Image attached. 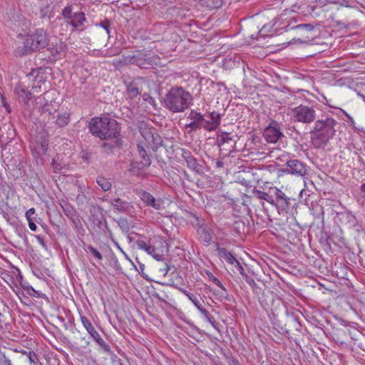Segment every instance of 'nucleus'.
Here are the masks:
<instances>
[{"instance_id": "obj_14", "label": "nucleus", "mask_w": 365, "mask_h": 365, "mask_svg": "<svg viewBox=\"0 0 365 365\" xmlns=\"http://www.w3.org/2000/svg\"><path fill=\"white\" fill-rule=\"evenodd\" d=\"M89 212L93 224L100 230L104 231V229L109 230L106 219L103 214V209L98 205H93Z\"/></svg>"}, {"instance_id": "obj_47", "label": "nucleus", "mask_w": 365, "mask_h": 365, "mask_svg": "<svg viewBox=\"0 0 365 365\" xmlns=\"http://www.w3.org/2000/svg\"><path fill=\"white\" fill-rule=\"evenodd\" d=\"M110 24H111V23H110V20L106 19L105 20L101 21L99 24H97L96 26H99L103 28L106 31V33L108 35H110Z\"/></svg>"}, {"instance_id": "obj_34", "label": "nucleus", "mask_w": 365, "mask_h": 365, "mask_svg": "<svg viewBox=\"0 0 365 365\" xmlns=\"http://www.w3.org/2000/svg\"><path fill=\"white\" fill-rule=\"evenodd\" d=\"M217 140L218 144L220 145L233 140V135L231 133L219 131Z\"/></svg>"}, {"instance_id": "obj_4", "label": "nucleus", "mask_w": 365, "mask_h": 365, "mask_svg": "<svg viewBox=\"0 0 365 365\" xmlns=\"http://www.w3.org/2000/svg\"><path fill=\"white\" fill-rule=\"evenodd\" d=\"M61 15L65 20L61 24V34L70 31L73 32H82L87 28L86 25L87 19L82 11H76L73 4L67 5L61 11Z\"/></svg>"}, {"instance_id": "obj_19", "label": "nucleus", "mask_w": 365, "mask_h": 365, "mask_svg": "<svg viewBox=\"0 0 365 365\" xmlns=\"http://www.w3.org/2000/svg\"><path fill=\"white\" fill-rule=\"evenodd\" d=\"M181 150L182 158L186 162L187 168L197 173H201L202 166L197 163L196 158L192 155L190 151L184 148L181 149Z\"/></svg>"}, {"instance_id": "obj_1", "label": "nucleus", "mask_w": 365, "mask_h": 365, "mask_svg": "<svg viewBox=\"0 0 365 365\" xmlns=\"http://www.w3.org/2000/svg\"><path fill=\"white\" fill-rule=\"evenodd\" d=\"M91 133L101 140L116 139L120 135V127L116 120L106 117H94L88 121Z\"/></svg>"}, {"instance_id": "obj_41", "label": "nucleus", "mask_w": 365, "mask_h": 365, "mask_svg": "<svg viewBox=\"0 0 365 365\" xmlns=\"http://www.w3.org/2000/svg\"><path fill=\"white\" fill-rule=\"evenodd\" d=\"M222 0H206L205 4L211 9H218L222 6Z\"/></svg>"}, {"instance_id": "obj_55", "label": "nucleus", "mask_w": 365, "mask_h": 365, "mask_svg": "<svg viewBox=\"0 0 365 365\" xmlns=\"http://www.w3.org/2000/svg\"><path fill=\"white\" fill-rule=\"evenodd\" d=\"M235 264L237 270L239 271L240 274L245 277H247V274H245L244 268L242 267L241 263L238 260L235 262Z\"/></svg>"}, {"instance_id": "obj_63", "label": "nucleus", "mask_w": 365, "mask_h": 365, "mask_svg": "<svg viewBox=\"0 0 365 365\" xmlns=\"http://www.w3.org/2000/svg\"><path fill=\"white\" fill-rule=\"evenodd\" d=\"M46 9H47V8L41 9V10H40V18L41 19H46V17H48Z\"/></svg>"}, {"instance_id": "obj_23", "label": "nucleus", "mask_w": 365, "mask_h": 365, "mask_svg": "<svg viewBox=\"0 0 365 365\" xmlns=\"http://www.w3.org/2000/svg\"><path fill=\"white\" fill-rule=\"evenodd\" d=\"M2 133L0 135V142L5 145L9 144L16 136V130L11 124L4 125L1 128Z\"/></svg>"}, {"instance_id": "obj_18", "label": "nucleus", "mask_w": 365, "mask_h": 365, "mask_svg": "<svg viewBox=\"0 0 365 365\" xmlns=\"http://www.w3.org/2000/svg\"><path fill=\"white\" fill-rule=\"evenodd\" d=\"M110 204L119 212H123L128 215L134 210L131 202L124 200L120 197H115L110 200Z\"/></svg>"}, {"instance_id": "obj_21", "label": "nucleus", "mask_w": 365, "mask_h": 365, "mask_svg": "<svg viewBox=\"0 0 365 365\" xmlns=\"http://www.w3.org/2000/svg\"><path fill=\"white\" fill-rule=\"evenodd\" d=\"M168 252V246L165 242H160V247L153 246V251H150L148 255H151L158 261H165L167 253Z\"/></svg>"}, {"instance_id": "obj_9", "label": "nucleus", "mask_w": 365, "mask_h": 365, "mask_svg": "<svg viewBox=\"0 0 365 365\" xmlns=\"http://www.w3.org/2000/svg\"><path fill=\"white\" fill-rule=\"evenodd\" d=\"M297 19V16L294 9H286L274 19L273 26L275 27L276 30L284 29L287 31V29H291V27L294 26L292 25V22L296 23Z\"/></svg>"}, {"instance_id": "obj_37", "label": "nucleus", "mask_w": 365, "mask_h": 365, "mask_svg": "<svg viewBox=\"0 0 365 365\" xmlns=\"http://www.w3.org/2000/svg\"><path fill=\"white\" fill-rule=\"evenodd\" d=\"M210 279H211V281L214 284H215L217 287H219L224 292V293H222L220 294V297L221 298H225L227 300L230 301V296L227 294V289L223 286V284L221 283L220 279L218 278H217L216 277H215L214 275H212V274L210 277Z\"/></svg>"}, {"instance_id": "obj_46", "label": "nucleus", "mask_w": 365, "mask_h": 365, "mask_svg": "<svg viewBox=\"0 0 365 365\" xmlns=\"http://www.w3.org/2000/svg\"><path fill=\"white\" fill-rule=\"evenodd\" d=\"M140 134L147 142H150L151 138H153V133L150 129H140Z\"/></svg>"}, {"instance_id": "obj_42", "label": "nucleus", "mask_w": 365, "mask_h": 365, "mask_svg": "<svg viewBox=\"0 0 365 365\" xmlns=\"http://www.w3.org/2000/svg\"><path fill=\"white\" fill-rule=\"evenodd\" d=\"M117 146V140L111 141L110 143L104 142L101 144V147L105 152H110L114 148Z\"/></svg>"}, {"instance_id": "obj_50", "label": "nucleus", "mask_w": 365, "mask_h": 365, "mask_svg": "<svg viewBox=\"0 0 365 365\" xmlns=\"http://www.w3.org/2000/svg\"><path fill=\"white\" fill-rule=\"evenodd\" d=\"M205 319L218 332L220 331L218 325L216 324L214 317L211 314H209Z\"/></svg>"}, {"instance_id": "obj_38", "label": "nucleus", "mask_w": 365, "mask_h": 365, "mask_svg": "<svg viewBox=\"0 0 365 365\" xmlns=\"http://www.w3.org/2000/svg\"><path fill=\"white\" fill-rule=\"evenodd\" d=\"M115 222L123 233H129L130 223L126 217H120Z\"/></svg>"}, {"instance_id": "obj_35", "label": "nucleus", "mask_w": 365, "mask_h": 365, "mask_svg": "<svg viewBox=\"0 0 365 365\" xmlns=\"http://www.w3.org/2000/svg\"><path fill=\"white\" fill-rule=\"evenodd\" d=\"M23 289L26 292V293L31 297H36V298H44L45 294L40 292L39 291L36 290L33 288L32 286L29 284H22Z\"/></svg>"}, {"instance_id": "obj_44", "label": "nucleus", "mask_w": 365, "mask_h": 365, "mask_svg": "<svg viewBox=\"0 0 365 365\" xmlns=\"http://www.w3.org/2000/svg\"><path fill=\"white\" fill-rule=\"evenodd\" d=\"M302 29L305 30L306 31L310 32L314 30V26L311 24H301L298 25H294V26L291 27V29Z\"/></svg>"}, {"instance_id": "obj_64", "label": "nucleus", "mask_w": 365, "mask_h": 365, "mask_svg": "<svg viewBox=\"0 0 365 365\" xmlns=\"http://www.w3.org/2000/svg\"><path fill=\"white\" fill-rule=\"evenodd\" d=\"M359 190L361 197L365 200V182L361 185Z\"/></svg>"}, {"instance_id": "obj_24", "label": "nucleus", "mask_w": 365, "mask_h": 365, "mask_svg": "<svg viewBox=\"0 0 365 365\" xmlns=\"http://www.w3.org/2000/svg\"><path fill=\"white\" fill-rule=\"evenodd\" d=\"M184 89L193 96H199L201 91V81L196 78L187 79V84Z\"/></svg>"}, {"instance_id": "obj_15", "label": "nucleus", "mask_w": 365, "mask_h": 365, "mask_svg": "<svg viewBox=\"0 0 365 365\" xmlns=\"http://www.w3.org/2000/svg\"><path fill=\"white\" fill-rule=\"evenodd\" d=\"M286 164L288 173L297 176H305L308 174L307 165L297 159L288 160Z\"/></svg>"}, {"instance_id": "obj_22", "label": "nucleus", "mask_w": 365, "mask_h": 365, "mask_svg": "<svg viewBox=\"0 0 365 365\" xmlns=\"http://www.w3.org/2000/svg\"><path fill=\"white\" fill-rule=\"evenodd\" d=\"M130 234L134 235L137 237L135 242L138 249L144 250L147 253H150V251H153V245L150 244L149 238L135 232H131Z\"/></svg>"}, {"instance_id": "obj_29", "label": "nucleus", "mask_w": 365, "mask_h": 365, "mask_svg": "<svg viewBox=\"0 0 365 365\" xmlns=\"http://www.w3.org/2000/svg\"><path fill=\"white\" fill-rule=\"evenodd\" d=\"M14 92L19 96L24 103H28L31 98V93L27 88L19 84L15 88Z\"/></svg>"}, {"instance_id": "obj_16", "label": "nucleus", "mask_w": 365, "mask_h": 365, "mask_svg": "<svg viewBox=\"0 0 365 365\" xmlns=\"http://www.w3.org/2000/svg\"><path fill=\"white\" fill-rule=\"evenodd\" d=\"M138 195L146 206L152 207L155 210H160L163 205L164 201L161 198H155L147 191L141 190L138 192Z\"/></svg>"}, {"instance_id": "obj_27", "label": "nucleus", "mask_w": 365, "mask_h": 365, "mask_svg": "<svg viewBox=\"0 0 365 365\" xmlns=\"http://www.w3.org/2000/svg\"><path fill=\"white\" fill-rule=\"evenodd\" d=\"M210 120H207V130H215L220 125L221 122V115L215 111L211 112L209 115Z\"/></svg>"}, {"instance_id": "obj_7", "label": "nucleus", "mask_w": 365, "mask_h": 365, "mask_svg": "<svg viewBox=\"0 0 365 365\" xmlns=\"http://www.w3.org/2000/svg\"><path fill=\"white\" fill-rule=\"evenodd\" d=\"M158 57L149 51H137L133 55L123 56L120 61L124 65L132 64L140 68H147L157 64Z\"/></svg>"}, {"instance_id": "obj_53", "label": "nucleus", "mask_w": 365, "mask_h": 365, "mask_svg": "<svg viewBox=\"0 0 365 365\" xmlns=\"http://www.w3.org/2000/svg\"><path fill=\"white\" fill-rule=\"evenodd\" d=\"M170 269V266L168 265V262H165L163 267L159 269L160 272L163 274V276L167 275L168 272Z\"/></svg>"}, {"instance_id": "obj_54", "label": "nucleus", "mask_w": 365, "mask_h": 365, "mask_svg": "<svg viewBox=\"0 0 365 365\" xmlns=\"http://www.w3.org/2000/svg\"><path fill=\"white\" fill-rule=\"evenodd\" d=\"M195 307L199 310V312L202 314V316L205 318H206L207 317H208L209 314H210L209 312L206 309H205L200 303Z\"/></svg>"}, {"instance_id": "obj_52", "label": "nucleus", "mask_w": 365, "mask_h": 365, "mask_svg": "<svg viewBox=\"0 0 365 365\" xmlns=\"http://www.w3.org/2000/svg\"><path fill=\"white\" fill-rule=\"evenodd\" d=\"M150 140H151V141L153 143L154 145H155L156 148H158V146L159 145H160V143H161V138H160V136L158 134H157L156 133H153V138H151Z\"/></svg>"}, {"instance_id": "obj_5", "label": "nucleus", "mask_w": 365, "mask_h": 365, "mask_svg": "<svg viewBox=\"0 0 365 365\" xmlns=\"http://www.w3.org/2000/svg\"><path fill=\"white\" fill-rule=\"evenodd\" d=\"M40 118L48 127L53 125L58 128L66 127L70 121V114L67 112L58 110L54 105L48 103L43 104L40 108Z\"/></svg>"}, {"instance_id": "obj_32", "label": "nucleus", "mask_w": 365, "mask_h": 365, "mask_svg": "<svg viewBox=\"0 0 365 365\" xmlns=\"http://www.w3.org/2000/svg\"><path fill=\"white\" fill-rule=\"evenodd\" d=\"M254 196L260 200H266L269 203H273V193L271 192V187L269 189L268 192L257 190L255 188L252 190Z\"/></svg>"}, {"instance_id": "obj_3", "label": "nucleus", "mask_w": 365, "mask_h": 365, "mask_svg": "<svg viewBox=\"0 0 365 365\" xmlns=\"http://www.w3.org/2000/svg\"><path fill=\"white\" fill-rule=\"evenodd\" d=\"M336 125L338 122L329 116H323L316 120L311 131L312 143L314 147L319 148L324 146L335 135Z\"/></svg>"}, {"instance_id": "obj_43", "label": "nucleus", "mask_w": 365, "mask_h": 365, "mask_svg": "<svg viewBox=\"0 0 365 365\" xmlns=\"http://www.w3.org/2000/svg\"><path fill=\"white\" fill-rule=\"evenodd\" d=\"M87 252H89L91 255H93L96 259L98 260H102L103 255L101 253L97 250L93 246L88 245L87 248L86 249Z\"/></svg>"}, {"instance_id": "obj_13", "label": "nucleus", "mask_w": 365, "mask_h": 365, "mask_svg": "<svg viewBox=\"0 0 365 365\" xmlns=\"http://www.w3.org/2000/svg\"><path fill=\"white\" fill-rule=\"evenodd\" d=\"M263 136L268 143H274L282 138L284 135L281 131L279 124L272 120L264 130Z\"/></svg>"}, {"instance_id": "obj_45", "label": "nucleus", "mask_w": 365, "mask_h": 365, "mask_svg": "<svg viewBox=\"0 0 365 365\" xmlns=\"http://www.w3.org/2000/svg\"><path fill=\"white\" fill-rule=\"evenodd\" d=\"M69 220L71 221L73 227L76 230H79L80 229H83V225H82L81 221L78 217V215L73 217L72 218H71Z\"/></svg>"}, {"instance_id": "obj_62", "label": "nucleus", "mask_w": 365, "mask_h": 365, "mask_svg": "<svg viewBox=\"0 0 365 365\" xmlns=\"http://www.w3.org/2000/svg\"><path fill=\"white\" fill-rule=\"evenodd\" d=\"M36 239L37 240V241L43 247H46V242L44 241V239L40 236V235H36L35 236Z\"/></svg>"}, {"instance_id": "obj_58", "label": "nucleus", "mask_w": 365, "mask_h": 365, "mask_svg": "<svg viewBox=\"0 0 365 365\" xmlns=\"http://www.w3.org/2000/svg\"><path fill=\"white\" fill-rule=\"evenodd\" d=\"M35 212L36 210L33 207L28 210L25 213L26 220L33 219V215L35 214Z\"/></svg>"}, {"instance_id": "obj_36", "label": "nucleus", "mask_w": 365, "mask_h": 365, "mask_svg": "<svg viewBox=\"0 0 365 365\" xmlns=\"http://www.w3.org/2000/svg\"><path fill=\"white\" fill-rule=\"evenodd\" d=\"M173 287L176 289H178L180 292L183 293L187 298L193 303V304L196 307L197 306L200 302L198 300L197 295L192 294L189 292L188 291L185 290L181 287H178V284H175Z\"/></svg>"}, {"instance_id": "obj_57", "label": "nucleus", "mask_w": 365, "mask_h": 365, "mask_svg": "<svg viewBox=\"0 0 365 365\" xmlns=\"http://www.w3.org/2000/svg\"><path fill=\"white\" fill-rule=\"evenodd\" d=\"M143 98L144 101H148L150 104L153 105L155 103V98L151 97L149 94L145 93L143 95Z\"/></svg>"}, {"instance_id": "obj_51", "label": "nucleus", "mask_w": 365, "mask_h": 365, "mask_svg": "<svg viewBox=\"0 0 365 365\" xmlns=\"http://www.w3.org/2000/svg\"><path fill=\"white\" fill-rule=\"evenodd\" d=\"M228 365H241L239 361L232 355H226Z\"/></svg>"}, {"instance_id": "obj_61", "label": "nucleus", "mask_w": 365, "mask_h": 365, "mask_svg": "<svg viewBox=\"0 0 365 365\" xmlns=\"http://www.w3.org/2000/svg\"><path fill=\"white\" fill-rule=\"evenodd\" d=\"M340 111L341 113H343L346 117H347V119H348V122L351 123V124H354V120L353 119V118L349 115L345 110H344L343 109L340 108Z\"/></svg>"}, {"instance_id": "obj_28", "label": "nucleus", "mask_w": 365, "mask_h": 365, "mask_svg": "<svg viewBox=\"0 0 365 365\" xmlns=\"http://www.w3.org/2000/svg\"><path fill=\"white\" fill-rule=\"evenodd\" d=\"M138 153L140 155L141 160L140 164L142 165V168L143 167H149L151 164V160L150 159L146 150L145 149L143 143H139L137 145Z\"/></svg>"}, {"instance_id": "obj_8", "label": "nucleus", "mask_w": 365, "mask_h": 365, "mask_svg": "<svg viewBox=\"0 0 365 365\" xmlns=\"http://www.w3.org/2000/svg\"><path fill=\"white\" fill-rule=\"evenodd\" d=\"M316 115L314 106L299 105L292 110V118L295 122L309 124L315 120Z\"/></svg>"}, {"instance_id": "obj_11", "label": "nucleus", "mask_w": 365, "mask_h": 365, "mask_svg": "<svg viewBox=\"0 0 365 365\" xmlns=\"http://www.w3.org/2000/svg\"><path fill=\"white\" fill-rule=\"evenodd\" d=\"M81 321L90 334V336L96 341V343L101 347V349L108 354L111 353V349L108 344H107L100 336L91 322L85 316L81 315Z\"/></svg>"}, {"instance_id": "obj_33", "label": "nucleus", "mask_w": 365, "mask_h": 365, "mask_svg": "<svg viewBox=\"0 0 365 365\" xmlns=\"http://www.w3.org/2000/svg\"><path fill=\"white\" fill-rule=\"evenodd\" d=\"M22 354V356L26 358L27 360L30 362L31 364L33 365H41L37 354L32 350H29V351L22 350L20 351Z\"/></svg>"}, {"instance_id": "obj_30", "label": "nucleus", "mask_w": 365, "mask_h": 365, "mask_svg": "<svg viewBox=\"0 0 365 365\" xmlns=\"http://www.w3.org/2000/svg\"><path fill=\"white\" fill-rule=\"evenodd\" d=\"M342 218L345 220L349 228L356 229L359 226L356 216L350 211L341 214Z\"/></svg>"}, {"instance_id": "obj_12", "label": "nucleus", "mask_w": 365, "mask_h": 365, "mask_svg": "<svg viewBox=\"0 0 365 365\" xmlns=\"http://www.w3.org/2000/svg\"><path fill=\"white\" fill-rule=\"evenodd\" d=\"M271 192L273 193V203L279 212H288L291 205V199L288 197L284 192L276 187H271Z\"/></svg>"}, {"instance_id": "obj_20", "label": "nucleus", "mask_w": 365, "mask_h": 365, "mask_svg": "<svg viewBox=\"0 0 365 365\" xmlns=\"http://www.w3.org/2000/svg\"><path fill=\"white\" fill-rule=\"evenodd\" d=\"M168 252V246L165 242H160V247L153 246V251H150L148 255H151L158 261H165L167 253Z\"/></svg>"}, {"instance_id": "obj_26", "label": "nucleus", "mask_w": 365, "mask_h": 365, "mask_svg": "<svg viewBox=\"0 0 365 365\" xmlns=\"http://www.w3.org/2000/svg\"><path fill=\"white\" fill-rule=\"evenodd\" d=\"M216 252L218 256L225 260L228 264H235L238 260L230 252L227 251L226 248L220 247L218 244H217Z\"/></svg>"}, {"instance_id": "obj_59", "label": "nucleus", "mask_w": 365, "mask_h": 365, "mask_svg": "<svg viewBox=\"0 0 365 365\" xmlns=\"http://www.w3.org/2000/svg\"><path fill=\"white\" fill-rule=\"evenodd\" d=\"M1 103H2V105L5 108V109L6 110V111L8 113H10L11 112V108H10V106L9 105V103L6 102V98L4 96H1Z\"/></svg>"}, {"instance_id": "obj_2", "label": "nucleus", "mask_w": 365, "mask_h": 365, "mask_svg": "<svg viewBox=\"0 0 365 365\" xmlns=\"http://www.w3.org/2000/svg\"><path fill=\"white\" fill-rule=\"evenodd\" d=\"M193 97L182 86H173L165 95L163 105L173 113H182L192 104Z\"/></svg>"}, {"instance_id": "obj_60", "label": "nucleus", "mask_w": 365, "mask_h": 365, "mask_svg": "<svg viewBox=\"0 0 365 365\" xmlns=\"http://www.w3.org/2000/svg\"><path fill=\"white\" fill-rule=\"evenodd\" d=\"M29 223V227L32 231H36L37 230V226L34 222V218L27 220Z\"/></svg>"}, {"instance_id": "obj_31", "label": "nucleus", "mask_w": 365, "mask_h": 365, "mask_svg": "<svg viewBox=\"0 0 365 365\" xmlns=\"http://www.w3.org/2000/svg\"><path fill=\"white\" fill-rule=\"evenodd\" d=\"M60 205L65 214V215L71 219L78 215L76 209L66 200H62Z\"/></svg>"}, {"instance_id": "obj_17", "label": "nucleus", "mask_w": 365, "mask_h": 365, "mask_svg": "<svg viewBox=\"0 0 365 365\" xmlns=\"http://www.w3.org/2000/svg\"><path fill=\"white\" fill-rule=\"evenodd\" d=\"M125 86V99L129 100L133 103H137V98L139 99V96L140 95L139 82L136 80H134L126 83Z\"/></svg>"}, {"instance_id": "obj_40", "label": "nucleus", "mask_w": 365, "mask_h": 365, "mask_svg": "<svg viewBox=\"0 0 365 365\" xmlns=\"http://www.w3.org/2000/svg\"><path fill=\"white\" fill-rule=\"evenodd\" d=\"M79 157L86 163H90L93 157V153L89 149H83L80 154Z\"/></svg>"}, {"instance_id": "obj_48", "label": "nucleus", "mask_w": 365, "mask_h": 365, "mask_svg": "<svg viewBox=\"0 0 365 365\" xmlns=\"http://www.w3.org/2000/svg\"><path fill=\"white\" fill-rule=\"evenodd\" d=\"M0 365H13L11 361L4 354H0Z\"/></svg>"}, {"instance_id": "obj_25", "label": "nucleus", "mask_w": 365, "mask_h": 365, "mask_svg": "<svg viewBox=\"0 0 365 365\" xmlns=\"http://www.w3.org/2000/svg\"><path fill=\"white\" fill-rule=\"evenodd\" d=\"M197 232L202 239V242L205 245H209L212 240V230L211 227L205 224L201 225L197 229Z\"/></svg>"}, {"instance_id": "obj_39", "label": "nucleus", "mask_w": 365, "mask_h": 365, "mask_svg": "<svg viewBox=\"0 0 365 365\" xmlns=\"http://www.w3.org/2000/svg\"><path fill=\"white\" fill-rule=\"evenodd\" d=\"M96 182L104 191H108L111 188V182L103 176H98L96 178Z\"/></svg>"}, {"instance_id": "obj_6", "label": "nucleus", "mask_w": 365, "mask_h": 365, "mask_svg": "<svg viewBox=\"0 0 365 365\" xmlns=\"http://www.w3.org/2000/svg\"><path fill=\"white\" fill-rule=\"evenodd\" d=\"M48 43V35L43 29H38L34 33L26 35L24 48L16 50L19 55H26L44 48Z\"/></svg>"}, {"instance_id": "obj_49", "label": "nucleus", "mask_w": 365, "mask_h": 365, "mask_svg": "<svg viewBox=\"0 0 365 365\" xmlns=\"http://www.w3.org/2000/svg\"><path fill=\"white\" fill-rule=\"evenodd\" d=\"M52 168L54 173H61L63 166L58 163L55 159L52 161Z\"/></svg>"}, {"instance_id": "obj_10", "label": "nucleus", "mask_w": 365, "mask_h": 365, "mask_svg": "<svg viewBox=\"0 0 365 365\" xmlns=\"http://www.w3.org/2000/svg\"><path fill=\"white\" fill-rule=\"evenodd\" d=\"M187 118L190 120V122L185 125L186 130L190 128L188 133L200 129L207 130V120L205 118V115H202L197 110H191Z\"/></svg>"}, {"instance_id": "obj_56", "label": "nucleus", "mask_w": 365, "mask_h": 365, "mask_svg": "<svg viewBox=\"0 0 365 365\" xmlns=\"http://www.w3.org/2000/svg\"><path fill=\"white\" fill-rule=\"evenodd\" d=\"M48 148V140L43 139L41 141V151L42 153H46Z\"/></svg>"}]
</instances>
